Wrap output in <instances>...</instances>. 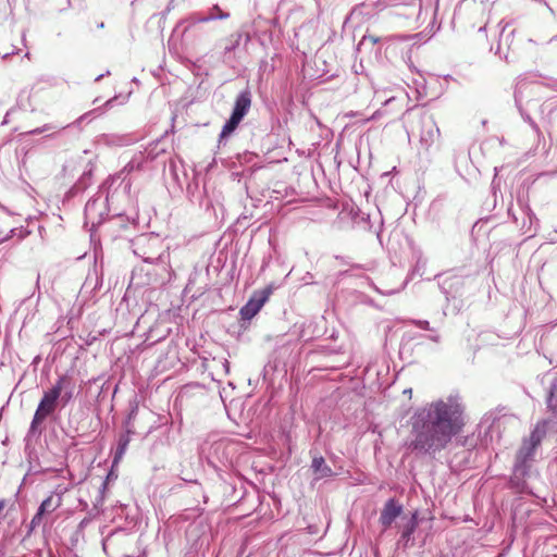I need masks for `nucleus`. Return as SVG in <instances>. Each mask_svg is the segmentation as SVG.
I'll use <instances>...</instances> for the list:
<instances>
[{"mask_svg": "<svg viewBox=\"0 0 557 557\" xmlns=\"http://www.w3.org/2000/svg\"><path fill=\"white\" fill-rule=\"evenodd\" d=\"M409 448L436 456L446 449L466 425V405L458 394H450L418 408L410 418Z\"/></svg>", "mask_w": 557, "mask_h": 557, "instance_id": "obj_1", "label": "nucleus"}, {"mask_svg": "<svg viewBox=\"0 0 557 557\" xmlns=\"http://www.w3.org/2000/svg\"><path fill=\"white\" fill-rule=\"evenodd\" d=\"M212 18L200 17V12H193L177 23L176 29L182 28L181 45L186 52H198L205 48L210 35L205 24L212 22Z\"/></svg>", "mask_w": 557, "mask_h": 557, "instance_id": "obj_2", "label": "nucleus"}, {"mask_svg": "<svg viewBox=\"0 0 557 557\" xmlns=\"http://www.w3.org/2000/svg\"><path fill=\"white\" fill-rule=\"evenodd\" d=\"M547 421L539 422L531 432L530 437L524 440L517 453L511 481L519 482L529 471L530 462L533 460L534 451L546 435Z\"/></svg>", "mask_w": 557, "mask_h": 557, "instance_id": "obj_3", "label": "nucleus"}, {"mask_svg": "<svg viewBox=\"0 0 557 557\" xmlns=\"http://www.w3.org/2000/svg\"><path fill=\"white\" fill-rule=\"evenodd\" d=\"M70 385V377L67 375H61L57 380L55 384L44 392V395L38 404V407L33 417L29 432H40L39 425L57 410L60 404V397L63 389Z\"/></svg>", "mask_w": 557, "mask_h": 557, "instance_id": "obj_4", "label": "nucleus"}, {"mask_svg": "<svg viewBox=\"0 0 557 557\" xmlns=\"http://www.w3.org/2000/svg\"><path fill=\"white\" fill-rule=\"evenodd\" d=\"M157 244H159V240L156 237L140 236L134 243V252L141 257L145 262L156 264L158 268L156 270V275H159L161 282H164L165 275L170 276V253L166 250H163L158 255L148 253L145 249L146 247H152Z\"/></svg>", "mask_w": 557, "mask_h": 557, "instance_id": "obj_5", "label": "nucleus"}, {"mask_svg": "<svg viewBox=\"0 0 557 557\" xmlns=\"http://www.w3.org/2000/svg\"><path fill=\"white\" fill-rule=\"evenodd\" d=\"M233 448L234 445L226 438H209L201 445V455L215 467L216 463L224 465L230 461Z\"/></svg>", "mask_w": 557, "mask_h": 557, "instance_id": "obj_6", "label": "nucleus"}, {"mask_svg": "<svg viewBox=\"0 0 557 557\" xmlns=\"http://www.w3.org/2000/svg\"><path fill=\"white\" fill-rule=\"evenodd\" d=\"M420 123V145L424 150H429L440 138V128L432 115L423 114L419 119Z\"/></svg>", "mask_w": 557, "mask_h": 557, "instance_id": "obj_7", "label": "nucleus"}, {"mask_svg": "<svg viewBox=\"0 0 557 557\" xmlns=\"http://www.w3.org/2000/svg\"><path fill=\"white\" fill-rule=\"evenodd\" d=\"M403 505H400L395 498H389L384 504L383 509L380 513V523L384 530L391 528L393 522L401 515Z\"/></svg>", "mask_w": 557, "mask_h": 557, "instance_id": "obj_8", "label": "nucleus"}, {"mask_svg": "<svg viewBox=\"0 0 557 557\" xmlns=\"http://www.w3.org/2000/svg\"><path fill=\"white\" fill-rule=\"evenodd\" d=\"M62 505L61 495H50L39 506L36 515L30 521V529H35L41 523L42 516L55 511Z\"/></svg>", "mask_w": 557, "mask_h": 557, "instance_id": "obj_9", "label": "nucleus"}, {"mask_svg": "<svg viewBox=\"0 0 557 557\" xmlns=\"http://www.w3.org/2000/svg\"><path fill=\"white\" fill-rule=\"evenodd\" d=\"M269 292H262L259 297H252L242 309L240 315L244 320L252 319L268 300Z\"/></svg>", "mask_w": 557, "mask_h": 557, "instance_id": "obj_10", "label": "nucleus"}, {"mask_svg": "<svg viewBox=\"0 0 557 557\" xmlns=\"http://www.w3.org/2000/svg\"><path fill=\"white\" fill-rule=\"evenodd\" d=\"M251 106V94L248 89L242 91L236 100L233 108L232 115L236 116L239 120H243L247 114Z\"/></svg>", "mask_w": 557, "mask_h": 557, "instance_id": "obj_11", "label": "nucleus"}, {"mask_svg": "<svg viewBox=\"0 0 557 557\" xmlns=\"http://www.w3.org/2000/svg\"><path fill=\"white\" fill-rule=\"evenodd\" d=\"M311 469L314 473V480H321L333 475V470L326 465L322 456L313 457Z\"/></svg>", "mask_w": 557, "mask_h": 557, "instance_id": "obj_12", "label": "nucleus"}, {"mask_svg": "<svg viewBox=\"0 0 557 557\" xmlns=\"http://www.w3.org/2000/svg\"><path fill=\"white\" fill-rule=\"evenodd\" d=\"M418 527V516L417 512L412 513L409 520L403 525L400 542H404L405 546H408L409 543L413 544L412 534L414 533Z\"/></svg>", "mask_w": 557, "mask_h": 557, "instance_id": "obj_13", "label": "nucleus"}, {"mask_svg": "<svg viewBox=\"0 0 557 557\" xmlns=\"http://www.w3.org/2000/svg\"><path fill=\"white\" fill-rule=\"evenodd\" d=\"M243 37H245L246 42L250 40L249 34H243V33H239V32L232 34L226 39V44H225V46L223 48L224 55H227L231 52H233L240 45V41H242Z\"/></svg>", "mask_w": 557, "mask_h": 557, "instance_id": "obj_14", "label": "nucleus"}, {"mask_svg": "<svg viewBox=\"0 0 557 557\" xmlns=\"http://www.w3.org/2000/svg\"><path fill=\"white\" fill-rule=\"evenodd\" d=\"M547 407L555 418H557V376H554L550 382L549 393L547 396Z\"/></svg>", "mask_w": 557, "mask_h": 557, "instance_id": "obj_15", "label": "nucleus"}, {"mask_svg": "<svg viewBox=\"0 0 557 557\" xmlns=\"http://www.w3.org/2000/svg\"><path fill=\"white\" fill-rule=\"evenodd\" d=\"M129 433L131 431L127 430L125 434H121L119 437L117 448L114 455V463L119 462V460L123 457L125 454L127 446L129 444Z\"/></svg>", "mask_w": 557, "mask_h": 557, "instance_id": "obj_16", "label": "nucleus"}, {"mask_svg": "<svg viewBox=\"0 0 557 557\" xmlns=\"http://www.w3.org/2000/svg\"><path fill=\"white\" fill-rule=\"evenodd\" d=\"M242 120L237 119L236 116L231 114V117L227 120V122L224 124L222 132L220 134L219 144H222V141L230 136L238 126Z\"/></svg>", "mask_w": 557, "mask_h": 557, "instance_id": "obj_17", "label": "nucleus"}, {"mask_svg": "<svg viewBox=\"0 0 557 557\" xmlns=\"http://www.w3.org/2000/svg\"><path fill=\"white\" fill-rule=\"evenodd\" d=\"M230 15H231L230 12L224 11L218 4L212 5V8L209 9L207 14L200 12V17L211 16V17H213L212 21L227 20L230 17Z\"/></svg>", "mask_w": 557, "mask_h": 557, "instance_id": "obj_18", "label": "nucleus"}, {"mask_svg": "<svg viewBox=\"0 0 557 557\" xmlns=\"http://www.w3.org/2000/svg\"><path fill=\"white\" fill-rule=\"evenodd\" d=\"M141 166V162L137 159H132L117 174V178H124L126 175L132 173L135 170H139Z\"/></svg>", "mask_w": 557, "mask_h": 557, "instance_id": "obj_19", "label": "nucleus"}, {"mask_svg": "<svg viewBox=\"0 0 557 557\" xmlns=\"http://www.w3.org/2000/svg\"><path fill=\"white\" fill-rule=\"evenodd\" d=\"M17 237V240H22L26 236V232L22 228H12L10 233L3 237H0V244L8 242L10 238Z\"/></svg>", "mask_w": 557, "mask_h": 557, "instance_id": "obj_20", "label": "nucleus"}, {"mask_svg": "<svg viewBox=\"0 0 557 557\" xmlns=\"http://www.w3.org/2000/svg\"><path fill=\"white\" fill-rule=\"evenodd\" d=\"M99 205L98 199L88 200L85 206V215L87 219H91L96 213L97 206Z\"/></svg>", "mask_w": 557, "mask_h": 557, "instance_id": "obj_21", "label": "nucleus"}, {"mask_svg": "<svg viewBox=\"0 0 557 557\" xmlns=\"http://www.w3.org/2000/svg\"><path fill=\"white\" fill-rule=\"evenodd\" d=\"M72 398L73 386L72 383L70 382V385L61 393L60 403L62 404V406H65Z\"/></svg>", "mask_w": 557, "mask_h": 557, "instance_id": "obj_22", "label": "nucleus"}, {"mask_svg": "<svg viewBox=\"0 0 557 557\" xmlns=\"http://www.w3.org/2000/svg\"><path fill=\"white\" fill-rule=\"evenodd\" d=\"M414 324H416L418 327L422 329V330H429V331H432V329H431V326H430V323H429V321H426V320H417V321H414Z\"/></svg>", "mask_w": 557, "mask_h": 557, "instance_id": "obj_23", "label": "nucleus"}, {"mask_svg": "<svg viewBox=\"0 0 557 557\" xmlns=\"http://www.w3.org/2000/svg\"><path fill=\"white\" fill-rule=\"evenodd\" d=\"M53 127L51 125H44L42 127H38V128H35L33 131L29 132V134H33V135H36V134H41L46 131H49V129H52Z\"/></svg>", "mask_w": 557, "mask_h": 557, "instance_id": "obj_24", "label": "nucleus"}, {"mask_svg": "<svg viewBox=\"0 0 557 557\" xmlns=\"http://www.w3.org/2000/svg\"><path fill=\"white\" fill-rule=\"evenodd\" d=\"M377 40L379 39L375 36H373V35H366L362 38V42L370 41L372 44H375V42H377Z\"/></svg>", "mask_w": 557, "mask_h": 557, "instance_id": "obj_25", "label": "nucleus"}, {"mask_svg": "<svg viewBox=\"0 0 557 557\" xmlns=\"http://www.w3.org/2000/svg\"><path fill=\"white\" fill-rule=\"evenodd\" d=\"M509 35L505 36L504 35V30L502 32V35H500V40H499V45H498V51L500 50V46L503 44V41L506 39H508Z\"/></svg>", "mask_w": 557, "mask_h": 557, "instance_id": "obj_26", "label": "nucleus"}, {"mask_svg": "<svg viewBox=\"0 0 557 557\" xmlns=\"http://www.w3.org/2000/svg\"><path fill=\"white\" fill-rule=\"evenodd\" d=\"M91 174V170H89L88 172H85L83 174V176L81 177V184H84L85 180L87 178V176H89Z\"/></svg>", "mask_w": 557, "mask_h": 557, "instance_id": "obj_27", "label": "nucleus"}, {"mask_svg": "<svg viewBox=\"0 0 557 557\" xmlns=\"http://www.w3.org/2000/svg\"><path fill=\"white\" fill-rule=\"evenodd\" d=\"M430 339L435 342V343H438L440 342V335L435 334V335H431L430 336Z\"/></svg>", "mask_w": 557, "mask_h": 557, "instance_id": "obj_28", "label": "nucleus"}, {"mask_svg": "<svg viewBox=\"0 0 557 557\" xmlns=\"http://www.w3.org/2000/svg\"><path fill=\"white\" fill-rule=\"evenodd\" d=\"M404 394H408L409 397H411L412 389L411 388H407V389L404 391Z\"/></svg>", "mask_w": 557, "mask_h": 557, "instance_id": "obj_29", "label": "nucleus"}, {"mask_svg": "<svg viewBox=\"0 0 557 557\" xmlns=\"http://www.w3.org/2000/svg\"><path fill=\"white\" fill-rule=\"evenodd\" d=\"M4 506H5L4 502L0 500V512L3 510Z\"/></svg>", "mask_w": 557, "mask_h": 557, "instance_id": "obj_30", "label": "nucleus"}, {"mask_svg": "<svg viewBox=\"0 0 557 557\" xmlns=\"http://www.w3.org/2000/svg\"><path fill=\"white\" fill-rule=\"evenodd\" d=\"M92 112H94V111H90L89 113H87V114H85V115H82V116L79 117V121H83L87 115L91 114Z\"/></svg>", "mask_w": 557, "mask_h": 557, "instance_id": "obj_31", "label": "nucleus"}, {"mask_svg": "<svg viewBox=\"0 0 557 557\" xmlns=\"http://www.w3.org/2000/svg\"><path fill=\"white\" fill-rule=\"evenodd\" d=\"M223 366H224V368H225V370L227 372L228 371V362L226 360L223 362Z\"/></svg>", "mask_w": 557, "mask_h": 557, "instance_id": "obj_32", "label": "nucleus"}, {"mask_svg": "<svg viewBox=\"0 0 557 557\" xmlns=\"http://www.w3.org/2000/svg\"><path fill=\"white\" fill-rule=\"evenodd\" d=\"M114 99H115V98L109 99V100L106 102V106H107V107H108V106H110V104L113 102V100H114Z\"/></svg>", "mask_w": 557, "mask_h": 557, "instance_id": "obj_33", "label": "nucleus"}, {"mask_svg": "<svg viewBox=\"0 0 557 557\" xmlns=\"http://www.w3.org/2000/svg\"><path fill=\"white\" fill-rule=\"evenodd\" d=\"M103 77V75H99L97 78H96V82H99L101 78Z\"/></svg>", "mask_w": 557, "mask_h": 557, "instance_id": "obj_34", "label": "nucleus"}, {"mask_svg": "<svg viewBox=\"0 0 557 557\" xmlns=\"http://www.w3.org/2000/svg\"><path fill=\"white\" fill-rule=\"evenodd\" d=\"M134 413H135V410H132L131 414H128V418H132V414H134Z\"/></svg>", "mask_w": 557, "mask_h": 557, "instance_id": "obj_35", "label": "nucleus"}, {"mask_svg": "<svg viewBox=\"0 0 557 557\" xmlns=\"http://www.w3.org/2000/svg\"><path fill=\"white\" fill-rule=\"evenodd\" d=\"M134 413H135V410H132L131 414H128V418H132V414H134Z\"/></svg>", "mask_w": 557, "mask_h": 557, "instance_id": "obj_36", "label": "nucleus"}, {"mask_svg": "<svg viewBox=\"0 0 557 557\" xmlns=\"http://www.w3.org/2000/svg\"><path fill=\"white\" fill-rule=\"evenodd\" d=\"M134 413H135V410H132L131 414H128V418H132V414H134Z\"/></svg>", "mask_w": 557, "mask_h": 557, "instance_id": "obj_37", "label": "nucleus"}]
</instances>
